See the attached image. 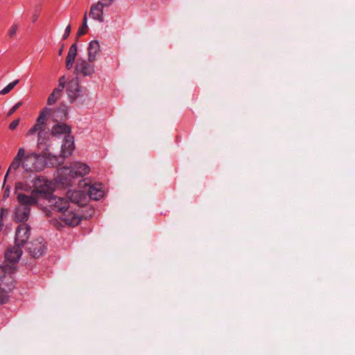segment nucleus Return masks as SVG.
<instances>
[{
    "label": "nucleus",
    "mask_w": 355,
    "mask_h": 355,
    "mask_svg": "<svg viewBox=\"0 0 355 355\" xmlns=\"http://www.w3.org/2000/svg\"><path fill=\"white\" fill-rule=\"evenodd\" d=\"M7 213V210L4 208H1V216H0V219H2L3 220V216L5 214Z\"/></svg>",
    "instance_id": "obj_38"
},
{
    "label": "nucleus",
    "mask_w": 355,
    "mask_h": 355,
    "mask_svg": "<svg viewBox=\"0 0 355 355\" xmlns=\"http://www.w3.org/2000/svg\"><path fill=\"white\" fill-rule=\"evenodd\" d=\"M62 92L60 89L55 88L48 97L47 104L49 105H53L61 96Z\"/></svg>",
    "instance_id": "obj_23"
},
{
    "label": "nucleus",
    "mask_w": 355,
    "mask_h": 355,
    "mask_svg": "<svg viewBox=\"0 0 355 355\" xmlns=\"http://www.w3.org/2000/svg\"><path fill=\"white\" fill-rule=\"evenodd\" d=\"M55 113L58 114V113H60L62 114V116H60V120H65L67 117V109L65 107H60L59 109H58L56 111H55Z\"/></svg>",
    "instance_id": "obj_30"
},
{
    "label": "nucleus",
    "mask_w": 355,
    "mask_h": 355,
    "mask_svg": "<svg viewBox=\"0 0 355 355\" xmlns=\"http://www.w3.org/2000/svg\"><path fill=\"white\" fill-rule=\"evenodd\" d=\"M37 132L35 128L32 127L28 132V135H33L35 132Z\"/></svg>",
    "instance_id": "obj_39"
},
{
    "label": "nucleus",
    "mask_w": 355,
    "mask_h": 355,
    "mask_svg": "<svg viewBox=\"0 0 355 355\" xmlns=\"http://www.w3.org/2000/svg\"><path fill=\"white\" fill-rule=\"evenodd\" d=\"M88 31V26H87V12L85 13L83 19V24L78 28V31L77 32V39L86 34Z\"/></svg>",
    "instance_id": "obj_24"
},
{
    "label": "nucleus",
    "mask_w": 355,
    "mask_h": 355,
    "mask_svg": "<svg viewBox=\"0 0 355 355\" xmlns=\"http://www.w3.org/2000/svg\"><path fill=\"white\" fill-rule=\"evenodd\" d=\"M75 72L77 75L81 74L84 76H89L94 73V67L89 63V61L78 60L76 64Z\"/></svg>",
    "instance_id": "obj_12"
},
{
    "label": "nucleus",
    "mask_w": 355,
    "mask_h": 355,
    "mask_svg": "<svg viewBox=\"0 0 355 355\" xmlns=\"http://www.w3.org/2000/svg\"><path fill=\"white\" fill-rule=\"evenodd\" d=\"M52 109L49 107H45L41 111L38 117H42V120L44 121H46L47 118L51 114Z\"/></svg>",
    "instance_id": "obj_28"
},
{
    "label": "nucleus",
    "mask_w": 355,
    "mask_h": 355,
    "mask_svg": "<svg viewBox=\"0 0 355 355\" xmlns=\"http://www.w3.org/2000/svg\"><path fill=\"white\" fill-rule=\"evenodd\" d=\"M3 227V220H2V219H0V231H1V230H2Z\"/></svg>",
    "instance_id": "obj_43"
},
{
    "label": "nucleus",
    "mask_w": 355,
    "mask_h": 355,
    "mask_svg": "<svg viewBox=\"0 0 355 355\" xmlns=\"http://www.w3.org/2000/svg\"><path fill=\"white\" fill-rule=\"evenodd\" d=\"M100 44L97 40L90 42L88 46V61L92 63L96 60V55L100 51Z\"/></svg>",
    "instance_id": "obj_17"
},
{
    "label": "nucleus",
    "mask_w": 355,
    "mask_h": 355,
    "mask_svg": "<svg viewBox=\"0 0 355 355\" xmlns=\"http://www.w3.org/2000/svg\"><path fill=\"white\" fill-rule=\"evenodd\" d=\"M15 287L14 280L10 273L6 271V267L0 266V303H6L8 293Z\"/></svg>",
    "instance_id": "obj_3"
},
{
    "label": "nucleus",
    "mask_w": 355,
    "mask_h": 355,
    "mask_svg": "<svg viewBox=\"0 0 355 355\" xmlns=\"http://www.w3.org/2000/svg\"><path fill=\"white\" fill-rule=\"evenodd\" d=\"M75 148L74 139L71 135H67L63 140L61 147V156L67 157L70 156Z\"/></svg>",
    "instance_id": "obj_14"
},
{
    "label": "nucleus",
    "mask_w": 355,
    "mask_h": 355,
    "mask_svg": "<svg viewBox=\"0 0 355 355\" xmlns=\"http://www.w3.org/2000/svg\"><path fill=\"white\" fill-rule=\"evenodd\" d=\"M15 189V193L17 195V193H19L18 191H19V190L24 191H26L28 193L30 191L31 192V191H32L31 187L30 186L25 184L22 182L16 183Z\"/></svg>",
    "instance_id": "obj_25"
},
{
    "label": "nucleus",
    "mask_w": 355,
    "mask_h": 355,
    "mask_svg": "<svg viewBox=\"0 0 355 355\" xmlns=\"http://www.w3.org/2000/svg\"><path fill=\"white\" fill-rule=\"evenodd\" d=\"M70 33H71V25H68L64 30V33L62 35V40H66L70 35Z\"/></svg>",
    "instance_id": "obj_33"
},
{
    "label": "nucleus",
    "mask_w": 355,
    "mask_h": 355,
    "mask_svg": "<svg viewBox=\"0 0 355 355\" xmlns=\"http://www.w3.org/2000/svg\"><path fill=\"white\" fill-rule=\"evenodd\" d=\"M22 105V102H18L17 104H15L12 107L10 108L9 112H8L7 115L8 116H11L12 114H14L16 110Z\"/></svg>",
    "instance_id": "obj_32"
},
{
    "label": "nucleus",
    "mask_w": 355,
    "mask_h": 355,
    "mask_svg": "<svg viewBox=\"0 0 355 355\" xmlns=\"http://www.w3.org/2000/svg\"><path fill=\"white\" fill-rule=\"evenodd\" d=\"M70 207V209H67L64 211L62 215L60 216V219L67 225L69 226H76L81 221L82 218L87 219L89 217H92V214L94 212V210L92 208H89V213L87 214H80L79 213L73 212Z\"/></svg>",
    "instance_id": "obj_4"
},
{
    "label": "nucleus",
    "mask_w": 355,
    "mask_h": 355,
    "mask_svg": "<svg viewBox=\"0 0 355 355\" xmlns=\"http://www.w3.org/2000/svg\"><path fill=\"white\" fill-rule=\"evenodd\" d=\"M98 2H101L103 7H108L113 3V0H100Z\"/></svg>",
    "instance_id": "obj_35"
},
{
    "label": "nucleus",
    "mask_w": 355,
    "mask_h": 355,
    "mask_svg": "<svg viewBox=\"0 0 355 355\" xmlns=\"http://www.w3.org/2000/svg\"><path fill=\"white\" fill-rule=\"evenodd\" d=\"M19 123V119H17L13 121L9 125V129L11 130H14L18 126Z\"/></svg>",
    "instance_id": "obj_34"
},
{
    "label": "nucleus",
    "mask_w": 355,
    "mask_h": 355,
    "mask_svg": "<svg viewBox=\"0 0 355 355\" xmlns=\"http://www.w3.org/2000/svg\"><path fill=\"white\" fill-rule=\"evenodd\" d=\"M19 82V80H15L13 82L10 83L6 87L0 91L1 95H5L9 93Z\"/></svg>",
    "instance_id": "obj_26"
},
{
    "label": "nucleus",
    "mask_w": 355,
    "mask_h": 355,
    "mask_svg": "<svg viewBox=\"0 0 355 355\" xmlns=\"http://www.w3.org/2000/svg\"><path fill=\"white\" fill-rule=\"evenodd\" d=\"M30 227L23 223L19 225L15 232V245L23 246L30 236Z\"/></svg>",
    "instance_id": "obj_8"
},
{
    "label": "nucleus",
    "mask_w": 355,
    "mask_h": 355,
    "mask_svg": "<svg viewBox=\"0 0 355 355\" xmlns=\"http://www.w3.org/2000/svg\"><path fill=\"white\" fill-rule=\"evenodd\" d=\"M77 55V45L76 43L73 44L68 51V54L66 58V68L69 70L71 69L76 57Z\"/></svg>",
    "instance_id": "obj_19"
},
{
    "label": "nucleus",
    "mask_w": 355,
    "mask_h": 355,
    "mask_svg": "<svg viewBox=\"0 0 355 355\" xmlns=\"http://www.w3.org/2000/svg\"><path fill=\"white\" fill-rule=\"evenodd\" d=\"M49 133L47 132H45L44 130V134H42V139L40 143H38L39 144H42L45 138L46 135H48Z\"/></svg>",
    "instance_id": "obj_41"
},
{
    "label": "nucleus",
    "mask_w": 355,
    "mask_h": 355,
    "mask_svg": "<svg viewBox=\"0 0 355 355\" xmlns=\"http://www.w3.org/2000/svg\"><path fill=\"white\" fill-rule=\"evenodd\" d=\"M67 93L71 103L75 101V100L79 97L82 92L81 87L79 85V80L78 78H72L67 84Z\"/></svg>",
    "instance_id": "obj_9"
},
{
    "label": "nucleus",
    "mask_w": 355,
    "mask_h": 355,
    "mask_svg": "<svg viewBox=\"0 0 355 355\" xmlns=\"http://www.w3.org/2000/svg\"><path fill=\"white\" fill-rule=\"evenodd\" d=\"M10 195V188L7 187L3 192V198H6L9 197Z\"/></svg>",
    "instance_id": "obj_36"
},
{
    "label": "nucleus",
    "mask_w": 355,
    "mask_h": 355,
    "mask_svg": "<svg viewBox=\"0 0 355 355\" xmlns=\"http://www.w3.org/2000/svg\"><path fill=\"white\" fill-rule=\"evenodd\" d=\"M17 199L19 206L24 207L26 208L31 209V207L37 205V194L32 191L30 195H26L23 193H17Z\"/></svg>",
    "instance_id": "obj_11"
},
{
    "label": "nucleus",
    "mask_w": 355,
    "mask_h": 355,
    "mask_svg": "<svg viewBox=\"0 0 355 355\" xmlns=\"http://www.w3.org/2000/svg\"><path fill=\"white\" fill-rule=\"evenodd\" d=\"M46 250L44 240L42 237L37 238L28 243L27 250L33 258H39L42 256Z\"/></svg>",
    "instance_id": "obj_5"
},
{
    "label": "nucleus",
    "mask_w": 355,
    "mask_h": 355,
    "mask_svg": "<svg viewBox=\"0 0 355 355\" xmlns=\"http://www.w3.org/2000/svg\"><path fill=\"white\" fill-rule=\"evenodd\" d=\"M33 189L32 191L36 194L44 193L48 189V185L44 181V178L41 177H37L33 180Z\"/></svg>",
    "instance_id": "obj_18"
},
{
    "label": "nucleus",
    "mask_w": 355,
    "mask_h": 355,
    "mask_svg": "<svg viewBox=\"0 0 355 355\" xmlns=\"http://www.w3.org/2000/svg\"><path fill=\"white\" fill-rule=\"evenodd\" d=\"M46 125L45 121L42 120V117H37L36 123L33 125L34 128L38 131V143H40L42 139V134H44V127Z\"/></svg>",
    "instance_id": "obj_22"
},
{
    "label": "nucleus",
    "mask_w": 355,
    "mask_h": 355,
    "mask_svg": "<svg viewBox=\"0 0 355 355\" xmlns=\"http://www.w3.org/2000/svg\"><path fill=\"white\" fill-rule=\"evenodd\" d=\"M37 132L35 128L32 127L28 132V135H33L35 132Z\"/></svg>",
    "instance_id": "obj_40"
},
{
    "label": "nucleus",
    "mask_w": 355,
    "mask_h": 355,
    "mask_svg": "<svg viewBox=\"0 0 355 355\" xmlns=\"http://www.w3.org/2000/svg\"><path fill=\"white\" fill-rule=\"evenodd\" d=\"M66 82H67V80L64 76L60 77L58 80V86L56 88L62 92L63 89L65 87Z\"/></svg>",
    "instance_id": "obj_31"
},
{
    "label": "nucleus",
    "mask_w": 355,
    "mask_h": 355,
    "mask_svg": "<svg viewBox=\"0 0 355 355\" xmlns=\"http://www.w3.org/2000/svg\"><path fill=\"white\" fill-rule=\"evenodd\" d=\"M22 168L25 172L37 173L43 171L46 164L44 157L35 152H26L24 149Z\"/></svg>",
    "instance_id": "obj_2"
},
{
    "label": "nucleus",
    "mask_w": 355,
    "mask_h": 355,
    "mask_svg": "<svg viewBox=\"0 0 355 355\" xmlns=\"http://www.w3.org/2000/svg\"><path fill=\"white\" fill-rule=\"evenodd\" d=\"M23 157H24V148L21 147L18 149L17 155L14 157L13 160L10 163L6 176L4 178L3 184H5L8 174L15 173L20 166L22 167Z\"/></svg>",
    "instance_id": "obj_10"
},
{
    "label": "nucleus",
    "mask_w": 355,
    "mask_h": 355,
    "mask_svg": "<svg viewBox=\"0 0 355 355\" xmlns=\"http://www.w3.org/2000/svg\"><path fill=\"white\" fill-rule=\"evenodd\" d=\"M18 28H19V26L17 24H16V23L12 24V25L10 27V28L8 31V36L10 38H13L15 36Z\"/></svg>",
    "instance_id": "obj_29"
},
{
    "label": "nucleus",
    "mask_w": 355,
    "mask_h": 355,
    "mask_svg": "<svg viewBox=\"0 0 355 355\" xmlns=\"http://www.w3.org/2000/svg\"><path fill=\"white\" fill-rule=\"evenodd\" d=\"M89 184L87 183V182H85V180H83L82 181H80L79 182V186L81 187V188H83L85 187V186H88Z\"/></svg>",
    "instance_id": "obj_37"
},
{
    "label": "nucleus",
    "mask_w": 355,
    "mask_h": 355,
    "mask_svg": "<svg viewBox=\"0 0 355 355\" xmlns=\"http://www.w3.org/2000/svg\"><path fill=\"white\" fill-rule=\"evenodd\" d=\"M103 6L101 2L93 3L91 6L89 15L94 20H97L99 22H103Z\"/></svg>",
    "instance_id": "obj_15"
},
{
    "label": "nucleus",
    "mask_w": 355,
    "mask_h": 355,
    "mask_svg": "<svg viewBox=\"0 0 355 355\" xmlns=\"http://www.w3.org/2000/svg\"><path fill=\"white\" fill-rule=\"evenodd\" d=\"M37 17H38V14L37 13H35L33 16V21H36V20L37 19Z\"/></svg>",
    "instance_id": "obj_42"
},
{
    "label": "nucleus",
    "mask_w": 355,
    "mask_h": 355,
    "mask_svg": "<svg viewBox=\"0 0 355 355\" xmlns=\"http://www.w3.org/2000/svg\"><path fill=\"white\" fill-rule=\"evenodd\" d=\"M71 128L65 123H58L54 125L51 130V134L54 136L59 135L61 134L70 135Z\"/></svg>",
    "instance_id": "obj_21"
},
{
    "label": "nucleus",
    "mask_w": 355,
    "mask_h": 355,
    "mask_svg": "<svg viewBox=\"0 0 355 355\" xmlns=\"http://www.w3.org/2000/svg\"><path fill=\"white\" fill-rule=\"evenodd\" d=\"M30 208L19 206L15 209V218L19 222L26 221L30 215Z\"/></svg>",
    "instance_id": "obj_20"
},
{
    "label": "nucleus",
    "mask_w": 355,
    "mask_h": 355,
    "mask_svg": "<svg viewBox=\"0 0 355 355\" xmlns=\"http://www.w3.org/2000/svg\"><path fill=\"white\" fill-rule=\"evenodd\" d=\"M46 159L49 164H51L52 166H55L61 164L59 162V158L57 156L51 155V154L47 155Z\"/></svg>",
    "instance_id": "obj_27"
},
{
    "label": "nucleus",
    "mask_w": 355,
    "mask_h": 355,
    "mask_svg": "<svg viewBox=\"0 0 355 355\" xmlns=\"http://www.w3.org/2000/svg\"><path fill=\"white\" fill-rule=\"evenodd\" d=\"M67 199L78 207H84L88 202V196L83 191H68Z\"/></svg>",
    "instance_id": "obj_6"
},
{
    "label": "nucleus",
    "mask_w": 355,
    "mask_h": 355,
    "mask_svg": "<svg viewBox=\"0 0 355 355\" xmlns=\"http://www.w3.org/2000/svg\"><path fill=\"white\" fill-rule=\"evenodd\" d=\"M90 168L88 165L82 162H73L69 167L64 166L57 170L58 180L64 185H71L73 180L88 174Z\"/></svg>",
    "instance_id": "obj_1"
},
{
    "label": "nucleus",
    "mask_w": 355,
    "mask_h": 355,
    "mask_svg": "<svg viewBox=\"0 0 355 355\" xmlns=\"http://www.w3.org/2000/svg\"><path fill=\"white\" fill-rule=\"evenodd\" d=\"M21 248V247L17 245L8 248L5 252L6 261L11 264H15L18 262L22 254Z\"/></svg>",
    "instance_id": "obj_13"
},
{
    "label": "nucleus",
    "mask_w": 355,
    "mask_h": 355,
    "mask_svg": "<svg viewBox=\"0 0 355 355\" xmlns=\"http://www.w3.org/2000/svg\"><path fill=\"white\" fill-rule=\"evenodd\" d=\"M62 50H63V46H62V48L60 49V51H59V52H58V55H62Z\"/></svg>",
    "instance_id": "obj_44"
},
{
    "label": "nucleus",
    "mask_w": 355,
    "mask_h": 355,
    "mask_svg": "<svg viewBox=\"0 0 355 355\" xmlns=\"http://www.w3.org/2000/svg\"><path fill=\"white\" fill-rule=\"evenodd\" d=\"M49 202L53 211L61 212L62 214L67 209H70L67 198L53 196L49 198Z\"/></svg>",
    "instance_id": "obj_7"
},
{
    "label": "nucleus",
    "mask_w": 355,
    "mask_h": 355,
    "mask_svg": "<svg viewBox=\"0 0 355 355\" xmlns=\"http://www.w3.org/2000/svg\"><path fill=\"white\" fill-rule=\"evenodd\" d=\"M102 189V184L100 183L90 185L88 191L89 198L94 200H99L104 195V191Z\"/></svg>",
    "instance_id": "obj_16"
}]
</instances>
